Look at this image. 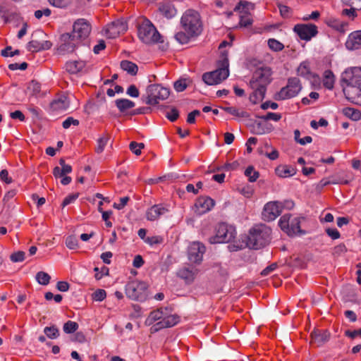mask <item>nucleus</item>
<instances>
[{"label": "nucleus", "instance_id": "1", "mask_svg": "<svg viewBox=\"0 0 361 361\" xmlns=\"http://www.w3.org/2000/svg\"><path fill=\"white\" fill-rule=\"evenodd\" d=\"M180 27L182 30L174 36L180 44H187L190 39L200 35L202 30V25L198 12L193 9L185 11L180 18Z\"/></svg>", "mask_w": 361, "mask_h": 361}, {"label": "nucleus", "instance_id": "2", "mask_svg": "<svg viewBox=\"0 0 361 361\" xmlns=\"http://www.w3.org/2000/svg\"><path fill=\"white\" fill-rule=\"evenodd\" d=\"M271 230L265 225L257 226L250 230L247 245L252 249H260L270 241Z\"/></svg>", "mask_w": 361, "mask_h": 361}, {"label": "nucleus", "instance_id": "3", "mask_svg": "<svg viewBox=\"0 0 361 361\" xmlns=\"http://www.w3.org/2000/svg\"><path fill=\"white\" fill-rule=\"evenodd\" d=\"M236 236L235 228L226 223H219L214 228V234L209 238L211 244L227 243Z\"/></svg>", "mask_w": 361, "mask_h": 361}, {"label": "nucleus", "instance_id": "4", "mask_svg": "<svg viewBox=\"0 0 361 361\" xmlns=\"http://www.w3.org/2000/svg\"><path fill=\"white\" fill-rule=\"evenodd\" d=\"M300 217L285 214L280 218L279 226L288 236L293 237L305 233V231L300 228Z\"/></svg>", "mask_w": 361, "mask_h": 361}, {"label": "nucleus", "instance_id": "5", "mask_svg": "<svg viewBox=\"0 0 361 361\" xmlns=\"http://www.w3.org/2000/svg\"><path fill=\"white\" fill-rule=\"evenodd\" d=\"M228 75V61L224 58L216 70L204 73L202 75V80L207 85H215L226 80Z\"/></svg>", "mask_w": 361, "mask_h": 361}, {"label": "nucleus", "instance_id": "6", "mask_svg": "<svg viewBox=\"0 0 361 361\" xmlns=\"http://www.w3.org/2000/svg\"><path fill=\"white\" fill-rule=\"evenodd\" d=\"M138 37L145 44L160 42L161 35L154 25L148 20L144 19L138 27Z\"/></svg>", "mask_w": 361, "mask_h": 361}, {"label": "nucleus", "instance_id": "7", "mask_svg": "<svg viewBox=\"0 0 361 361\" xmlns=\"http://www.w3.org/2000/svg\"><path fill=\"white\" fill-rule=\"evenodd\" d=\"M126 294L133 300L142 302L147 298V286L140 281H131L126 285Z\"/></svg>", "mask_w": 361, "mask_h": 361}, {"label": "nucleus", "instance_id": "8", "mask_svg": "<svg viewBox=\"0 0 361 361\" xmlns=\"http://www.w3.org/2000/svg\"><path fill=\"white\" fill-rule=\"evenodd\" d=\"M147 97L145 103L149 105H156L160 100H164L169 96V90L159 84L150 85L146 90Z\"/></svg>", "mask_w": 361, "mask_h": 361}, {"label": "nucleus", "instance_id": "9", "mask_svg": "<svg viewBox=\"0 0 361 361\" xmlns=\"http://www.w3.org/2000/svg\"><path fill=\"white\" fill-rule=\"evenodd\" d=\"M91 32V26L88 21L84 18H79L75 21L73 25L71 35L67 34L64 37L70 39L75 45V41L86 39Z\"/></svg>", "mask_w": 361, "mask_h": 361}, {"label": "nucleus", "instance_id": "10", "mask_svg": "<svg viewBox=\"0 0 361 361\" xmlns=\"http://www.w3.org/2000/svg\"><path fill=\"white\" fill-rule=\"evenodd\" d=\"M302 86L298 78H290L288 80L287 85L278 92V99H287L295 97L300 92Z\"/></svg>", "mask_w": 361, "mask_h": 361}, {"label": "nucleus", "instance_id": "11", "mask_svg": "<svg viewBox=\"0 0 361 361\" xmlns=\"http://www.w3.org/2000/svg\"><path fill=\"white\" fill-rule=\"evenodd\" d=\"M342 81L347 84V87L361 89V68L353 67L345 70L342 73Z\"/></svg>", "mask_w": 361, "mask_h": 361}, {"label": "nucleus", "instance_id": "12", "mask_svg": "<svg viewBox=\"0 0 361 361\" xmlns=\"http://www.w3.org/2000/svg\"><path fill=\"white\" fill-rule=\"evenodd\" d=\"M206 250L205 246L200 242H192L188 250V259L191 263L200 264Z\"/></svg>", "mask_w": 361, "mask_h": 361}, {"label": "nucleus", "instance_id": "13", "mask_svg": "<svg viewBox=\"0 0 361 361\" xmlns=\"http://www.w3.org/2000/svg\"><path fill=\"white\" fill-rule=\"evenodd\" d=\"M271 72L269 68H262L257 69L253 74L252 78L250 82L251 87H255L257 85H263L267 86L271 82Z\"/></svg>", "mask_w": 361, "mask_h": 361}, {"label": "nucleus", "instance_id": "14", "mask_svg": "<svg viewBox=\"0 0 361 361\" xmlns=\"http://www.w3.org/2000/svg\"><path fill=\"white\" fill-rule=\"evenodd\" d=\"M293 30L301 39L309 41L318 33L317 27L313 24H298Z\"/></svg>", "mask_w": 361, "mask_h": 361}, {"label": "nucleus", "instance_id": "15", "mask_svg": "<svg viewBox=\"0 0 361 361\" xmlns=\"http://www.w3.org/2000/svg\"><path fill=\"white\" fill-rule=\"evenodd\" d=\"M281 213L279 201H271L265 204L262 213V219L266 221L275 220Z\"/></svg>", "mask_w": 361, "mask_h": 361}, {"label": "nucleus", "instance_id": "16", "mask_svg": "<svg viewBox=\"0 0 361 361\" xmlns=\"http://www.w3.org/2000/svg\"><path fill=\"white\" fill-rule=\"evenodd\" d=\"M128 29L126 22L123 19L116 20L107 25L106 34L109 38H116Z\"/></svg>", "mask_w": 361, "mask_h": 361}, {"label": "nucleus", "instance_id": "17", "mask_svg": "<svg viewBox=\"0 0 361 361\" xmlns=\"http://www.w3.org/2000/svg\"><path fill=\"white\" fill-rule=\"evenodd\" d=\"M179 317L176 314H167L166 312L162 320L154 324L152 328V332H157L162 329L170 328L179 322Z\"/></svg>", "mask_w": 361, "mask_h": 361}, {"label": "nucleus", "instance_id": "18", "mask_svg": "<svg viewBox=\"0 0 361 361\" xmlns=\"http://www.w3.org/2000/svg\"><path fill=\"white\" fill-rule=\"evenodd\" d=\"M169 212V209L167 205L162 204H154L146 211L145 216L148 221H154Z\"/></svg>", "mask_w": 361, "mask_h": 361}, {"label": "nucleus", "instance_id": "19", "mask_svg": "<svg viewBox=\"0 0 361 361\" xmlns=\"http://www.w3.org/2000/svg\"><path fill=\"white\" fill-rule=\"evenodd\" d=\"M345 47L348 50L361 49V30L351 32L345 42Z\"/></svg>", "mask_w": 361, "mask_h": 361}, {"label": "nucleus", "instance_id": "20", "mask_svg": "<svg viewBox=\"0 0 361 361\" xmlns=\"http://www.w3.org/2000/svg\"><path fill=\"white\" fill-rule=\"evenodd\" d=\"M198 269L191 267H184L180 269L177 273L178 276L183 279L186 283H191L194 281Z\"/></svg>", "mask_w": 361, "mask_h": 361}, {"label": "nucleus", "instance_id": "21", "mask_svg": "<svg viewBox=\"0 0 361 361\" xmlns=\"http://www.w3.org/2000/svg\"><path fill=\"white\" fill-rule=\"evenodd\" d=\"M67 72L71 74H77L86 72V61L83 60H75L68 61L65 65Z\"/></svg>", "mask_w": 361, "mask_h": 361}, {"label": "nucleus", "instance_id": "22", "mask_svg": "<svg viewBox=\"0 0 361 361\" xmlns=\"http://www.w3.org/2000/svg\"><path fill=\"white\" fill-rule=\"evenodd\" d=\"M343 91L348 100L361 105V88L356 89L353 87H345Z\"/></svg>", "mask_w": 361, "mask_h": 361}, {"label": "nucleus", "instance_id": "23", "mask_svg": "<svg viewBox=\"0 0 361 361\" xmlns=\"http://www.w3.org/2000/svg\"><path fill=\"white\" fill-rule=\"evenodd\" d=\"M69 105L70 101L66 95L59 96L50 104L51 109L56 111H65L69 107Z\"/></svg>", "mask_w": 361, "mask_h": 361}, {"label": "nucleus", "instance_id": "24", "mask_svg": "<svg viewBox=\"0 0 361 361\" xmlns=\"http://www.w3.org/2000/svg\"><path fill=\"white\" fill-rule=\"evenodd\" d=\"M196 207L200 213L203 214L210 211L214 206V201L209 197H200L196 202Z\"/></svg>", "mask_w": 361, "mask_h": 361}, {"label": "nucleus", "instance_id": "25", "mask_svg": "<svg viewBox=\"0 0 361 361\" xmlns=\"http://www.w3.org/2000/svg\"><path fill=\"white\" fill-rule=\"evenodd\" d=\"M159 12L167 19L173 18L176 13L177 10L174 6L170 3H162L159 4Z\"/></svg>", "mask_w": 361, "mask_h": 361}, {"label": "nucleus", "instance_id": "26", "mask_svg": "<svg viewBox=\"0 0 361 361\" xmlns=\"http://www.w3.org/2000/svg\"><path fill=\"white\" fill-rule=\"evenodd\" d=\"M330 334L327 331L321 332L319 330L314 331L311 334V338L318 345L325 343L329 339Z\"/></svg>", "mask_w": 361, "mask_h": 361}, {"label": "nucleus", "instance_id": "27", "mask_svg": "<svg viewBox=\"0 0 361 361\" xmlns=\"http://www.w3.org/2000/svg\"><path fill=\"white\" fill-rule=\"evenodd\" d=\"M297 73L299 76L307 79H310L311 77H314V75L310 71V63L307 61L300 63L297 68Z\"/></svg>", "mask_w": 361, "mask_h": 361}, {"label": "nucleus", "instance_id": "28", "mask_svg": "<svg viewBox=\"0 0 361 361\" xmlns=\"http://www.w3.org/2000/svg\"><path fill=\"white\" fill-rule=\"evenodd\" d=\"M167 310H163L162 308L158 309L157 310L152 311L150 312L147 319H146V324L148 325L152 324L154 322H159L162 320V318L165 314V311Z\"/></svg>", "mask_w": 361, "mask_h": 361}, {"label": "nucleus", "instance_id": "29", "mask_svg": "<svg viewBox=\"0 0 361 361\" xmlns=\"http://www.w3.org/2000/svg\"><path fill=\"white\" fill-rule=\"evenodd\" d=\"M273 130L271 124L256 122L253 126V133L257 135H264L270 133Z\"/></svg>", "mask_w": 361, "mask_h": 361}, {"label": "nucleus", "instance_id": "30", "mask_svg": "<svg viewBox=\"0 0 361 361\" xmlns=\"http://www.w3.org/2000/svg\"><path fill=\"white\" fill-rule=\"evenodd\" d=\"M295 173L294 169L287 165H280L276 169V175L281 178L293 176Z\"/></svg>", "mask_w": 361, "mask_h": 361}, {"label": "nucleus", "instance_id": "31", "mask_svg": "<svg viewBox=\"0 0 361 361\" xmlns=\"http://www.w3.org/2000/svg\"><path fill=\"white\" fill-rule=\"evenodd\" d=\"M343 114L350 119L354 121H357L361 119V112L360 110L352 108L346 107L343 109Z\"/></svg>", "mask_w": 361, "mask_h": 361}, {"label": "nucleus", "instance_id": "32", "mask_svg": "<svg viewBox=\"0 0 361 361\" xmlns=\"http://www.w3.org/2000/svg\"><path fill=\"white\" fill-rule=\"evenodd\" d=\"M115 103L116 107L121 112L132 109L135 106V102L128 99H118L116 100Z\"/></svg>", "mask_w": 361, "mask_h": 361}, {"label": "nucleus", "instance_id": "33", "mask_svg": "<svg viewBox=\"0 0 361 361\" xmlns=\"http://www.w3.org/2000/svg\"><path fill=\"white\" fill-rule=\"evenodd\" d=\"M121 67L123 71H126L131 75H136L138 71L137 66L135 63L126 60L121 61Z\"/></svg>", "mask_w": 361, "mask_h": 361}, {"label": "nucleus", "instance_id": "34", "mask_svg": "<svg viewBox=\"0 0 361 361\" xmlns=\"http://www.w3.org/2000/svg\"><path fill=\"white\" fill-rule=\"evenodd\" d=\"M334 75L333 73L329 71H325L324 73V79H323V85L324 86L329 89L331 90L334 87Z\"/></svg>", "mask_w": 361, "mask_h": 361}, {"label": "nucleus", "instance_id": "35", "mask_svg": "<svg viewBox=\"0 0 361 361\" xmlns=\"http://www.w3.org/2000/svg\"><path fill=\"white\" fill-rule=\"evenodd\" d=\"M223 109L236 118H242L248 117V114L246 111L233 106L224 107Z\"/></svg>", "mask_w": 361, "mask_h": 361}, {"label": "nucleus", "instance_id": "36", "mask_svg": "<svg viewBox=\"0 0 361 361\" xmlns=\"http://www.w3.org/2000/svg\"><path fill=\"white\" fill-rule=\"evenodd\" d=\"M71 171V166L66 164L62 167L56 166L54 169L53 174L56 178H59V177H63V176L70 173Z\"/></svg>", "mask_w": 361, "mask_h": 361}, {"label": "nucleus", "instance_id": "37", "mask_svg": "<svg viewBox=\"0 0 361 361\" xmlns=\"http://www.w3.org/2000/svg\"><path fill=\"white\" fill-rule=\"evenodd\" d=\"M254 8V5L246 1H240L238 5L235 6L234 11H240L242 13L246 14L248 11L252 10Z\"/></svg>", "mask_w": 361, "mask_h": 361}, {"label": "nucleus", "instance_id": "38", "mask_svg": "<svg viewBox=\"0 0 361 361\" xmlns=\"http://www.w3.org/2000/svg\"><path fill=\"white\" fill-rule=\"evenodd\" d=\"M109 137L107 135H104L97 140V146L95 151L97 154L102 153L106 145L108 144Z\"/></svg>", "mask_w": 361, "mask_h": 361}, {"label": "nucleus", "instance_id": "39", "mask_svg": "<svg viewBox=\"0 0 361 361\" xmlns=\"http://www.w3.org/2000/svg\"><path fill=\"white\" fill-rule=\"evenodd\" d=\"M35 279L39 284L47 286L49 283L51 277L44 271H39L35 276Z\"/></svg>", "mask_w": 361, "mask_h": 361}, {"label": "nucleus", "instance_id": "40", "mask_svg": "<svg viewBox=\"0 0 361 361\" xmlns=\"http://www.w3.org/2000/svg\"><path fill=\"white\" fill-rule=\"evenodd\" d=\"M44 333L50 339H55L59 336V331L56 326H46L44 329Z\"/></svg>", "mask_w": 361, "mask_h": 361}, {"label": "nucleus", "instance_id": "41", "mask_svg": "<svg viewBox=\"0 0 361 361\" xmlns=\"http://www.w3.org/2000/svg\"><path fill=\"white\" fill-rule=\"evenodd\" d=\"M245 175L248 177V180L250 182H255L259 178V173L254 170L253 166H248L245 171Z\"/></svg>", "mask_w": 361, "mask_h": 361}, {"label": "nucleus", "instance_id": "42", "mask_svg": "<svg viewBox=\"0 0 361 361\" xmlns=\"http://www.w3.org/2000/svg\"><path fill=\"white\" fill-rule=\"evenodd\" d=\"M73 0H48L49 3L53 6L65 8L72 3Z\"/></svg>", "mask_w": 361, "mask_h": 361}, {"label": "nucleus", "instance_id": "43", "mask_svg": "<svg viewBox=\"0 0 361 361\" xmlns=\"http://www.w3.org/2000/svg\"><path fill=\"white\" fill-rule=\"evenodd\" d=\"M78 329V324L75 322L68 321L63 324V329L66 334H72Z\"/></svg>", "mask_w": 361, "mask_h": 361}, {"label": "nucleus", "instance_id": "44", "mask_svg": "<svg viewBox=\"0 0 361 361\" xmlns=\"http://www.w3.org/2000/svg\"><path fill=\"white\" fill-rule=\"evenodd\" d=\"M268 46L274 51H281L284 48L283 44L275 39H269L268 40Z\"/></svg>", "mask_w": 361, "mask_h": 361}, {"label": "nucleus", "instance_id": "45", "mask_svg": "<svg viewBox=\"0 0 361 361\" xmlns=\"http://www.w3.org/2000/svg\"><path fill=\"white\" fill-rule=\"evenodd\" d=\"M66 245L71 250L78 247V240L74 235H69L66 239Z\"/></svg>", "mask_w": 361, "mask_h": 361}, {"label": "nucleus", "instance_id": "46", "mask_svg": "<svg viewBox=\"0 0 361 361\" xmlns=\"http://www.w3.org/2000/svg\"><path fill=\"white\" fill-rule=\"evenodd\" d=\"M145 147L144 143H137L136 142H131L129 145L130 149L135 154L140 155L141 154V149Z\"/></svg>", "mask_w": 361, "mask_h": 361}, {"label": "nucleus", "instance_id": "47", "mask_svg": "<svg viewBox=\"0 0 361 361\" xmlns=\"http://www.w3.org/2000/svg\"><path fill=\"white\" fill-rule=\"evenodd\" d=\"M252 19L251 18V17L250 16V15L248 13H246V14H241L240 16V22H239V24H240V27H247L250 25H252Z\"/></svg>", "mask_w": 361, "mask_h": 361}, {"label": "nucleus", "instance_id": "48", "mask_svg": "<svg viewBox=\"0 0 361 361\" xmlns=\"http://www.w3.org/2000/svg\"><path fill=\"white\" fill-rule=\"evenodd\" d=\"M42 46L41 45V42L37 40H32L27 44V50L32 52L42 50Z\"/></svg>", "mask_w": 361, "mask_h": 361}, {"label": "nucleus", "instance_id": "49", "mask_svg": "<svg viewBox=\"0 0 361 361\" xmlns=\"http://www.w3.org/2000/svg\"><path fill=\"white\" fill-rule=\"evenodd\" d=\"M27 89L32 94L37 95L41 90V85L35 80H32L30 82Z\"/></svg>", "mask_w": 361, "mask_h": 361}, {"label": "nucleus", "instance_id": "50", "mask_svg": "<svg viewBox=\"0 0 361 361\" xmlns=\"http://www.w3.org/2000/svg\"><path fill=\"white\" fill-rule=\"evenodd\" d=\"M254 90L253 92L258 95V98L259 99H263L265 96L266 92V86H264L263 85H257L255 87H251Z\"/></svg>", "mask_w": 361, "mask_h": 361}, {"label": "nucleus", "instance_id": "51", "mask_svg": "<svg viewBox=\"0 0 361 361\" xmlns=\"http://www.w3.org/2000/svg\"><path fill=\"white\" fill-rule=\"evenodd\" d=\"M349 7V8H343L341 13L343 16L354 19L357 16V11H359L360 9H355V8L353 6Z\"/></svg>", "mask_w": 361, "mask_h": 361}, {"label": "nucleus", "instance_id": "52", "mask_svg": "<svg viewBox=\"0 0 361 361\" xmlns=\"http://www.w3.org/2000/svg\"><path fill=\"white\" fill-rule=\"evenodd\" d=\"M259 118L264 121L273 120L278 121L281 118V115L277 113L269 112L266 115L259 116Z\"/></svg>", "mask_w": 361, "mask_h": 361}, {"label": "nucleus", "instance_id": "53", "mask_svg": "<svg viewBox=\"0 0 361 361\" xmlns=\"http://www.w3.org/2000/svg\"><path fill=\"white\" fill-rule=\"evenodd\" d=\"M145 242L149 244L150 246L161 244L163 242V238L159 235H154L152 237H147L145 239Z\"/></svg>", "mask_w": 361, "mask_h": 361}, {"label": "nucleus", "instance_id": "54", "mask_svg": "<svg viewBox=\"0 0 361 361\" xmlns=\"http://www.w3.org/2000/svg\"><path fill=\"white\" fill-rule=\"evenodd\" d=\"M106 296V291L103 289H97L92 294V298L95 301H102Z\"/></svg>", "mask_w": 361, "mask_h": 361}, {"label": "nucleus", "instance_id": "55", "mask_svg": "<svg viewBox=\"0 0 361 361\" xmlns=\"http://www.w3.org/2000/svg\"><path fill=\"white\" fill-rule=\"evenodd\" d=\"M25 252L23 251H18L16 252L13 253L10 259L13 262H23L25 259Z\"/></svg>", "mask_w": 361, "mask_h": 361}, {"label": "nucleus", "instance_id": "56", "mask_svg": "<svg viewBox=\"0 0 361 361\" xmlns=\"http://www.w3.org/2000/svg\"><path fill=\"white\" fill-rule=\"evenodd\" d=\"M174 89L178 92H183L187 87V83L185 80H178L174 82Z\"/></svg>", "mask_w": 361, "mask_h": 361}, {"label": "nucleus", "instance_id": "57", "mask_svg": "<svg viewBox=\"0 0 361 361\" xmlns=\"http://www.w3.org/2000/svg\"><path fill=\"white\" fill-rule=\"evenodd\" d=\"M279 204L281 211L283 209L290 210L295 206L293 201L291 200H285L283 201H279Z\"/></svg>", "mask_w": 361, "mask_h": 361}, {"label": "nucleus", "instance_id": "58", "mask_svg": "<svg viewBox=\"0 0 361 361\" xmlns=\"http://www.w3.org/2000/svg\"><path fill=\"white\" fill-rule=\"evenodd\" d=\"M343 5L355 7V9H361V0H342Z\"/></svg>", "mask_w": 361, "mask_h": 361}, {"label": "nucleus", "instance_id": "59", "mask_svg": "<svg viewBox=\"0 0 361 361\" xmlns=\"http://www.w3.org/2000/svg\"><path fill=\"white\" fill-rule=\"evenodd\" d=\"M11 50H12V47L10 46H8L4 49H3L1 51V55L4 57H8V56H13L15 55H18L20 54V51L18 49H16L14 51H13Z\"/></svg>", "mask_w": 361, "mask_h": 361}, {"label": "nucleus", "instance_id": "60", "mask_svg": "<svg viewBox=\"0 0 361 361\" xmlns=\"http://www.w3.org/2000/svg\"><path fill=\"white\" fill-rule=\"evenodd\" d=\"M71 125L78 126L79 121L73 117H68L62 123V126L65 129L68 128Z\"/></svg>", "mask_w": 361, "mask_h": 361}, {"label": "nucleus", "instance_id": "61", "mask_svg": "<svg viewBox=\"0 0 361 361\" xmlns=\"http://www.w3.org/2000/svg\"><path fill=\"white\" fill-rule=\"evenodd\" d=\"M79 197V193H74L68 195L63 201L62 206L64 207L73 202H75Z\"/></svg>", "mask_w": 361, "mask_h": 361}, {"label": "nucleus", "instance_id": "62", "mask_svg": "<svg viewBox=\"0 0 361 361\" xmlns=\"http://www.w3.org/2000/svg\"><path fill=\"white\" fill-rule=\"evenodd\" d=\"M178 116L179 112L176 108H172L170 111L167 112L166 114V118L172 122L175 121L178 118Z\"/></svg>", "mask_w": 361, "mask_h": 361}, {"label": "nucleus", "instance_id": "63", "mask_svg": "<svg viewBox=\"0 0 361 361\" xmlns=\"http://www.w3.org/2000/svg\"><path fill=\"white\" fill-rule=\"evenodd\" d=\"M126 93L127 94H128L130 97H138L139 95H140V93H139V90L136 87L135 85H130L128 89H127V91H126Z\"/></svg>", "mask_w": 361, "mask_h": 361}, {"label": "nucleus", "instance_id": "64", "mask_svg": "<svg viewBox=\"0 0 361 361\" xmlns=\"http://www.w3.org/2000/svg\"><path fill=\"white\" fill-rule=\"evenodd\" d=\"M130 198L127 196L121 197L119 203L115 202L114 204V207L116 209L121 210L127 204Z\"/></svg>", "mask_w": 361, "mask_h": 361}]
</instances>
